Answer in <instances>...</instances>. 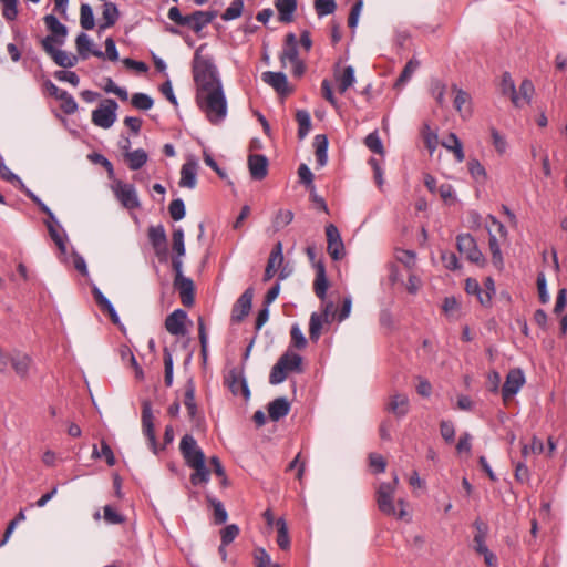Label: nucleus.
<instances>
[{"instance_id": "nucleus-1", "label": "nucleus", "mask_w": 567, "mask_h": 567, "mask_svg": "<svg viewBox=\"0 0 567 567\" xmlns=\"http://www.w3.org/2000/svg\"><path fill=\"white\" fill-rule=\"evenodd\" d=\"M200 45L194 55L193 75L197 86L196 102L212 124L220 123L227 115V100L212 56L202 55Z\"/></svg>"}, {"instance_id": "nucleus-2", "label": "nucleus", "mask_w": 567, "mask_h": 567, "mask_svg": "<svg viewBox=\"0 0 567 567\" xmlns=\"http://www.w3.org/2000/svg\"><path fill=\"white\" fill-rule=\"evenodd\" d=\"M111 188L115 198L124 208L134 210L141 207L137 192L133 184L124 183L121 179H114Z\"/></svg>"}, {"instance_id": "nucleus-3", "label": "nucleus", "mask_w": 567, "mask_h": 567, "mask_svg": "<svg viewBox=\"0 0 567 567\" xmlns=\"http://www.w3.org/2000/svg\"><path fill=\"white\" fill-rule=\"evenodd\" d=\"M456 247L460 254L465 255L470 262L475 264L478 267H484L486 265V259L478 249L475 238L471 234L458 235L456 237Z\"/></svg>"}, {"instance_id": "nucleus-4", "label": "nucleus", "mask_w": 567, "mask_h": 567, "mask_svg": "<svg viewBox=\"0 0 567 567\" xmlns=\"http://www.w3.org/2000/svg\"><path fill=\"white\" fill-rule=\"evenodd\" d=\"M181 454L188 467L196 466L206 461L205 454L190 434H185L179 443Z\"/></svg>"}, {"instance_id": "nucleus-5", "label": "nucleus", "mask_w": 567, "mask_h": 567, "mask_svg": "<svg viewBox=\"0 0 567 567\" xmlns=\"http://www.w3.org/2000/svg\"><path fill=\"white\" fill-rule=\"evenodd\" d=\"M399 484V478L394 475L392 482H383L377 489V504L379 509L385 515H394L395 508L393 505V496L395 487Z\"/></svg>"}, {"instance_id": "nucleus-6", "label": "nucleus", "mask_w": 567, "mask_h": 567, "mask_svg": "<svg viewBox=\"0 0 567 567\" xmlns=\"http://www.w3.org/2000/svg\"><path fill=\"white\" fill-rule=\"evenodd\" d=\"M118 104L113 99H106L104 104L92 112V122L102 128H110L116 121V110Z\"/></svg>"}, {"instance_id": "nucleus-7", "label": "nucleus", "mask_w": 567, "mask_h": 567, "mask_svg": "<svg viewBox=\"0 0 567 567\" xmlns=\"http://www.w3.org/2000/svg\"><path fill=\"white\" fill-rule=\"evenodd\" d=\"M147 237L154 252L161 262L168 259L167 236L163 225L150 226Z\"/></svg>"}, {"instance_id": "nucleus-8", "label": "nucleus", "mask_w": 567, "mask_h": 567, "mask_svg": "<svg viewBox=\"0 0 567 567\" xmlns=\"http://www.w3.org/2000/svg\"><path fill=\"white\" fill-rule=\"evenodd\" d=\"M142 430L148 441V445L154 454L158 453V445L155 435L154 416L152 403L148 400L142 402Z\"/></svg>"}, {"instance_id": "nucleus-9", "label": "nucleus", "mask_w": 567, "mask_h": 567, "mask_svg": "<svg viewBox=\"0 0 567 567\" xmlns=\"http://www.w3.org/2000/svg\"><path fill=\"white\" fill-rule=\"evenodd\" d=\"M225 383L234 395L241 394L245 400L250 398V390L244 377V367L230 369L225 377Z\"/></svg>"}, {"instance_id": "nucleus-10", "label": "nucleus", "mask_w": 567, "mask_h": 567, "mask_svg": "<svg viewBox=\"0 0 567 567\" xmlns=\"http://www.w3.org/2000/svg\"><path fill=\"white\" fill-rule=\"evenodd\" d=\"M41 47L52 60L62 68H72L78 63V56L69 55L65 51L59 50L53 45V38L45 37L41 40Z\"/></svg>"}, {"instance_id": "nucleus-11", "label": "nucleus", "mask_w": 567, "mask_h": 567, "mask_svg": "<svg viewBox=\"0 0 567 567\" xmlns=\"http://www.w3.org/2000/svg\"><path fill=\"white\" fill-rule=\"evenodd\" d=\"M326 236L328 243L327 251L329 256L336 261L341 260L346 252L338 227L334 224H328L326 226Z\"/></svg>"}, {"instance_id": "nucleus-12", "label": "nucleus", "mask_w": 567, "mask_h": 567, "mask_svg": "<svg viewBox=\"0 0 567 567\" xmlns=\"http://www.w3.org/2000/svg\"><path fill=\"white\" fill-rule=\"evenodd\" d=\"M254 298V288L248 287L237 299L231 309L230 320L234 323L241 322L250 312Z\"/></svg>"}, {"instance_id": "nucleus-13", "label": "nucleus", "mask_w": 567, "mask_h": 567, "mask_svg": "<svg viewBox=\"0 0 567 567\" xmlns=\"http://www.w3.org/2000/svg\"><path fill=\"white\" fill-rule=\"evenodd\" d=\"M525 383V377L520 369H512L506 375L505 383L502 388V396L506 402L512 399Z\"/></svg>"}, {"instance_id": "nucleus-14", "label": "nucleus", "mask_w": 567, "mask_h": 567, "mask_svg": "<svg viewBox=\"0 0 567 567\" xmlns=\"http://www.w3.org/2000/svg\"><path fill=\"white\" fill-rule=\"evenodd\" d=\"M261 79L281 96L293 92V89L288 85V79L284 72L266 71L261 74Z\"/></svg>"}, {"instance_id": "nucleus-15", "label": "nucleus", "mask_w": 567, "mask_h": 567, "mask_svg": "<svg viewBox=\"0 0 567 567\" xmlns=\"http://www.w3.org/2000/svg\"><path fill=\"white\" fill-rule=\"evenodd\" d=\"M187 319V312L183 309H176L165 319V328L173 336H185L187 329L185 321Z\"/></svg>"}, {"instance_id": "nucleus-16", "label": "nucleus", "mask_w": 567, "mask_h": 567, "mask_svg": "<svg viewBox=\"0 0 567 567\" xmlns=\"http://www.w3.org/2000/svg\"><path fill=\"white\" fill-rule=\"evenodd\" d=\"M268 158L262 154L248 156V169L254 181H262L268 175Z\"/></svg>"}, {"instance_id": "nucleus-17", "label": "nucleus", "mask_w": 567, "mask_h": 567, "mask_svg": "<svg viewBox=\"0 0 567 567\" xmlns=\"http://www.w3.org/2000/svg\"><path fill=\"white\" fill-rule=\"evenodd\" d=\"M47 29L51 32L48 37L53 38V43L63 45L68 35V28L59 21L54 14H47L43 18Z\"/></svg>"}, {"instance_id": "nucleus-18", "label": "nucleus", "mask_w": 567, "mask_h": 567, "mask_svg": "<svg viewBox=\"0 0 567 567\" xmlns=\"http://www.w3.org/2000/svg\"><path fill=\"white\" fill-rule=\"evenodd\" d=\"M316 277L313 281V291L320 300H324L327 297V290L329 288V280L326 272V265L322 258L318 259L315 264Z\"/></svg>"}, {"instance_id": "nucleus-19", "label": "nucleus", "mask_w": 567, "mask_h": 567, "mask_svg": "<svg viewBox=\"0 0 567 567\" xmlns=\"http://www.w3.org/2000/svg\"><path fill=\"white\" fill-rule=\"evenodd\" d=\"M284 262L282 243L277 241L269 255L267 266L265 268L262 280L265 282L271 280L277 271V268Z\"/></svg>"}, {"instance_id": "nucleus-20", "label": "nucleus", "mask_w": 567, "mask_h": 567, "mask_svg": "<svg viewBox=\"0 0 567 567\" xmlns=\"http://www.w3.org/2000/svg\"><path fill=\"white\" fill-rule=\"evenodd\" d=\"M174 288L178 290L183 306L190 308L195 303V286L190 278L174 280Z\"/></svg>"}, {"instance_id": "nucleus-21", "label": "nucleus", "mask_w": 567, "mask_h": 567, "mask_svg": "<svg viewBox=\"0 0 567 567\" xmlns=\"http://www.w3.org/2000/svg\"><path fill=\"white\" fill-rule=\"evenodd\" d=\"M452 90L455 92L454 97V107L461 114L463 118H467L472 116V99L470 93L466 91L458 89L456 84L452 85Z\"/></svg>"}, {"instance_id": "nucleus-22", "label": "nucleus", "mask_w": 567, "mask_h": 567, "mask_svg": "<svg viewBox=\"0 0 567 567\" xmlns=\"http://www.w3.org/2000/svg\"><path fill=\"white\" fill-rule=\"evenodd\" d=\"M195 382L192 378H189L185 384L184 405L187 409L188 417L190 421L197 422L200 416L198 406L195 401Z\"/></svg>"}, {"instance_id": "nucleus-23", "label": "nucleus", "mask_w": 567, "mask_h": 567, "mask_svg": "<svg viewBox=\"0 0 567 567\" xmlns=\"http://www.w3.org/2000/svg\"><path fill=\"white\" fill-rule=\"evenodd\" d=\"M291 404L285 396H279L268 403L267 410L269 419L274 422L287 416L290 412Z\"/></svg>"}, {"instance_id": "nucleus-24", "label": "nucleus", "mask_w": 567, "mask_h": 567, "mask_svg": "<svg viewBox=\"0 0 567 567\" xmlns=\"http://www.w3.org/2000/svg\"><path fill=\"white\" fill-rule=\"evenodd\" d=\"M280 63L285 66V61L289 60L290 62L299 61V52H298V40L295 33L289 32L285 37V44L282 52L279 56Z\"/></svg>"}, {"instance_id": "nucleus-25", "label": "nucleus", "mask_w": 567, "mask_h": 567, "mask_svg": "<svg viewBox=\"0 0 567 567\" xmlns=\"http://www.w3.org/2000/svg\"><path fill=\"white\" fill-rule=\"evenodd\" d=\"M75 47L78 54L82 60H86L90 54L100 59H104V53L101 50L92 49L91 40L84 32L78 34L75 39Z\"/></svg>"}, {"instance_id": "nucleus-26", "label": "nucleus", "mask_w": 567, "mask_h": 567, "mask_svg": "<svg viewBox=\"0 0 567 567\" xmlns=\"http://www.w3.org/2000/svg\"><path fill=\"white\" fill-rule=\"evenodd\" d=\"M473 526L476 530L473 538L474 550L480 555L485 554V551L488 550V547L485 544V539L488 534V525L482 519L477 518L473 523Z\"/></svg>"}, {"instance_id": "nucleus-27", "label": "nucleus", "mask_w": 567, "mask_h": 567, "mask_svg": "<svg viewBox=\"0 0 567 567\" xmlns=\"http://www.w3.org/2000/svg\"><path fill=\"white\" fill-rule=\"evenodd\" d=\"M385 409L396 417H403L409 413V399L405 394H393L390 396Z\"/></svg>"}, {"instance_id": "nucleus-28", "label": "nucleus", "mask_w": 567, "mask_h": 567, "mask_svg": "<svg viewBox=\"0 0 567 567\" xmlns=\"http://www.w3.org/2000/svg\"><path fill=\"white\" fill-rule=\"evenodd\" d=\"M121 13L117 6L113 2H104L103 4V22L99 24V32L113 27L118 20Z\"/></svg>"}, {"instance_id": "nucleus-29", "label": "nucleus", "mask_w": 567, "mask_h": 567, "mask_svg": "<svg viewBox=\"0 0 567 567\" xmlns=\"http://www.w3.org/2000/svg\"><path fill=\"white\" fill-rule=\"evenodd\" d=\"M275 7L279 13V20L284 23L293 21V13L297 10V0H275Z\"/></svg>"}, {"instance_id": "nucleus-30", "label": "nucleus", "mask_w": 567, "mask_h": 567, "mask_svg": "<svg viewBox=\"0 0 567 567\" xmlns=\"http://www.w3.org/2000/svg\"><path fill=\"white\" fill-rule=\"evenodd\" d=\"M196 162H187L182 166L179 186L194 188L196 186Z\"/></svg>"}, {"instance_id": "nucleus-31", "label": "nucleus", "mask_w": 567, "mask_h": 567, "mask_svg": "<svg viewBox=\"0 0 567 567\" xmlns=\"http://www.w3.org/2000/svg\"><path fill=\"white\" fill-rule=\"evenodd\" d=\"M501 91L504 95H509L511 101L516 107H520V97L517 94L515 83L509 74V72H504L502 75V82H501Z\"/></svg>"}, {"instance_id": "nucleus-32", "label": "nucleus", "mask_w": 567, "mask_h": 567, "mask_svg": "<svg viewBox=\"0 0 567 567\" xmlns=\"http://www.w3.org/2000/svg\"><path fill=\"white\" fill-rule=\"evenodd\" d=\"M442 146L451 151L458 163H462L465 159L463 144L455 133H449L446 138L442 142Z\"/></svg>"}, {"instance_id": "nucleus-33", "label": "nucleus", "mask_w": 567, "mask_h": 567, "mask_svg": "<svg viewBox=\"0 0 567 567\" xmlns=\"http://www.w3.org/2000/svg\"><path fill=\"white\" fill-rule=\"evenodd\" d=\"M328 137L324 134L315 136L313 146L316 148V159L320 167H323L328 162Z\"/></svg>"}, {"instance_id": "nucleus-34", "label": "nucleus", "mask_w": 567, "mask_h": 567, "mask_svg": "<svg viewBox=\"0 0 567 567\" xmlns=\"http://www.w3.org/2000/svg\"><path fill=\"white\" fill-rule=\"evenodd\" d=\"M124 158L130 169L137 171L146 164L148 155L143 148H137L125 153Z\"/></svg>"}, {"instance_id": "nucleus-35", "label": "nucleus", "mask_w": 567, "mask_h": 567, "mask_svg": "<svg viewBox=\"0 0 567 567\" xmlns=\"http://www.w3.org/2000/svg\"><path fill=\"white\" fill-rule=\"evenodd\" d=\"M218 16L217 10L202 11L196 10L192 13V18L196 19L194 24V32L199 33L207 24L212 23L213 20Z\"/></svg>"}, {"instance_id": "nucleus-36", "label": "nucleus", "mask_w": 567, "mask_h": 567, "mask_svg": "<svg viewBox=\"0 0 567 567\" xmlns=\"http://www.w3.org/2000/svg\"><path fill=\"white\" fill-rule=\"evenodd\" d=\"M278 360H284V368L287 372H302V357L290 350L286 351Z\"/></svg>"}, {"instance_id": "nucleus-37", "label": "nucleus", "mask_w": 567, "mask_h": 567, "mask_svg": "<svg viewBox=\"0 0 567 567\" xmlns=\"http://www.w3.org/2000/svg\"><path fill=\"white\" fill-rule=\"evenodd\" d=\"M167 17L171 21L176 23L179 27H188L194 31V24L196 23V19L192 18V13L187 16H183L178 7H172L168 10Z\"/></svg>"}, {"instance_id": "nucleus-38", "label": "nucleus", "mask_w": 567, "mask_h": 567, "mask_svg": "<svg viewBox=\"0 0 567 567\" xmlns=\"http://www.w3.org/2000/svg\"><path fill=\"white\" fill-rule=\"evenodd\" d=\"M296 121L298 123V138L303 140L311 130V117L308 111L298 110L296 112Z\"/></svg>"}, {"instance_id": "nucleus-39", "label": "nucleus", "mask_w": 567, "mask_h": 567, "mask_svg": "<svg viewBox=\"0 0 567 567\" xmlns=\"http://www.w3.org/2000/svg\"><path fill=\"white\" fill-rule=\"evenodd\" d=\"M206 502L214 508V522L216 525H221L227 522L228 514L223 503L212 495H206Z\"/></svg>"}, {"instance_id": "nucleus-40", "label": "nucleus", "mask_w": 567, "mask_h": 567, "mask_svg": "<svg viewBox=\"0 0 567 567\" xmlns=\"http://www.w3.org/2000/svg\"><path fill=\"white\" fill-rule=\"evenodd\" d=\"M192 468L194 470V473H192L189 477L192 485L198 486L208 483L210 472L206 466V462L193 466Z\"/></svg>"}, {"instance_id": "nucleus-41", "label": "nucleus", "mask_w": 567, "mask_h": 567, "mask_svg": "<svg viewBox=\"0 0 567 567\" xmlns=\"http://www.w3.org/2000/svg\"><path fill=\"white\" fill-rule=\"evenodd\" d=\"M277 526V544L281 550H288L290 548V537L288 527L284 518H278L276 522Z\"/></svg>"}, {"instance_id": "nucleus-42", "label": "nucleus", "mask_w": 567, "mask_h": 567, "mask_svg": "<svg viewBox=\"0 0 567 567\" xmlns=\"http://www.w3.org/2000/svg\"><path fill=\"white\" fill-rule=\"evenodd\" d=\"M10 363H11L12 368L14 369L16 373L20 378H25L28 375L30 363H31V359L29 355H27V354L20 355L19 354L17 357H12L10 360Z\"/></svg>"}, {"instance_id": "nucleus-43", "label": "nucleus", "mask_w": 567, "mask_h": 567, "mask_svg": "<svg viewBox=\"0 0 567 567\" xmlns=\"http://www.w3.org/2000/svg\"><path fill=\"white\" fill-rule=\"evenodd\" d=\"M337 81H338V90L341 94H343L355 82L353 66H351V65L346 66L343 69L342 74L337 78Z\"/></svg>"}, {"instance_id": "nucleus-44", "label": "nucleus", "mask_w": 567, "mask_h": 567, "mask_svg": "<svg viewBox=\"0 0 567 567\" xmlns=\"http://www.w3.org/2000/svg\"><path fill=\"white\" fill-rule=\"evenodd\" d=\"M488 246L492 254V262L498 269L502 270L504 267V260L501 251L498 240L495 235L489 233Z\"/></svg>"}, {"instance_id": "nucleus-45", "label": "nucleus", "mask_w": 567, "mask_h": 567, "mask_svg": "<svg viewBox=\"0 0 567 567\" xmlns=\"http://www.w3.org/2000/svg\"><path fill=\"white\" fill-rule=\"evenodd\" d=\"M92 457L100 458L104 457L109 466H114L116 463L114 453L106 441H101V451L97 450L96 445L93 446Z\"/></svg>"}, {"instance_id": "nucleus-46", "label": "nucleus", "mask_w": 567, "mask_h": 567, "mask_svg": "<svg viewBox=\"0 0 567 567\" xmlns=\"http://www.w3.org/2000/svg\"><path fill=\"white\" fill-rule=\"evenodd\" d=\"M326 323L322 316L312 312L309 321V337L312 342H317L321 336L322 326Z\"/></svg>"}, {"instance_id": "nucleus-47", "label": "nucleus", "mask_w": 567, "mask_h": 567, "mask_svg": "<svg viewBox=\"0 0 567 567\" xmlns=\"http://www.w3.org/2000/svg\"><path fill=\"white\" fill-rule=\"evenodd\" d=\"M420 62L415 59H411L406 62L405 66L403 68L401 74L396 79L394 86L400 87L404 85L412 76L414 71L419 68Z\"/></svg>"}, {"instance_id": "nucleus-48", "label": "nucleus", "mask_w": 567, "mask_h": 567, "mask_svg": "<svg viewBox=\"0 0 567 567\" xmlns=\"http://www.w3.org/2000/svg\"><path fill=\"white\" fill-rule=\"evenodd\" d=\"M80 24L84 30H92L95 27L93 10L87 3L81 4Z\"/></svg>"}, {"instance_id": "nucleus-49", "label": "nucleus", "mask_w": 567, "mask_h": 567, "mask_svg": "<svg viewBox=\"0 0 567 567\" xmlns=\"http://www.w3.org/2000/svg\"><path fill=\"white\" fill-rule=\"evenodd\" d=\"M163 357H164V383L167 388L172 386L173 384V370H174V361L173 355L167 347L163 350Z\"/></svg>"}, {"instance_id": "nucleus-50", "label": "nucleus", "mask_w": 567, "mask_h": 567, "mask_svg": "<svg viewBox=\"0 0 567 567\" xmlns=\"http://www.w3.org/2000/svg\"><path fill=\"white\" fill-rule=\"evenodd\" d=\"M87 158L92 163L99 164V165H101V167H104L107 173L109 179H112V181L116 179L113 164L104 155H102L100 153H91L87 155Z\"/></svg>"}, {"instance_id": "nucleus-51", "label": "nucleus", "mask_w": 567, "mask_h": 567, "mask_svg": "<svg viewBox=\"0 0 567 567\" xmlns=\"http://www.w3.org/2000/svg\"><path fill=\"white\" fill-rule=\"evenodd\" d=\"M244 11V0H233L230 6L221 13L224 21H230L239 18Z\"/></svg>"}, {"instance_id": "nucleus-52", "label": "nucleus", "mask_w": 567, "mask_h": 567, "mask_svg": "<svg viewBox=\"0 0 567 567\" xmlns=\"http://www.w3.org/2000/svg\"><path fill=\"white\" fill-rule=\"evenodd\" d=\"M364 144L371 152L384 155V146L377 131L365 136Z\"/></svg>"}, {"instance_id": "nucleus-53", "label": "nucleus", "mask_w": 567, "mask_h": 567, "mask_svg": "<svg viewBox=\"0 0 567 567\" xmlns=\"http://www.w3.org/2000/svg\"><path fill=\"white\" fill-rule=\"evenodd\" d=\"M131 104L137 110L147 111L153 106L154 101L145 93H134L131 99Z\"/></svg>"}, {"instance_id": "nucleus-54", "label": "nucleus", "mask_w": 567, "mask_h": 567, "mask_svg": "<svg viewBox=\"0 0 567 567\" xmlns=\"http://www.w3.org/2000/svg\"><path fill=\"white\" fill-rule=\"evenodd\" d=\"M285 361L278 360L277 363L271 368L270 375H269V383L270 384H279L284 382L287 378V371L284 368Z\"/></svg>"}, {"instance_id": "nucleus-55", "label": "nucleus", "mask_w": 567, "mask_h": 567, "mask_svg": "<svg viewBox=\"0 0 567 567\" xmlns=\"http://www.w3.org/2000/svg\"><path fill=\"white\" fill-rule=\"evenodd\" d=\"M209 463L213 466V472L220 478V486L221 487H228L230 485V482L226 475V471L219 460L218 456H212L209 458Z\"/></svg>"}, {"instance_id": "nucleus-56", "label": "nucleus", "mask_w": 567, "mask_h": 567, "mask_svg": "<svg viewBox=\"0 0 567 567\" xmlns=\"http://www.w3.org/2000/svg\"><path fill=\"white\" fill-rule=\"evenodd\" d=\"M293 220V213L289 209H280L278 210L275 219L274 227L276 230H280L288 226Z\"/></svg>"}, {"instance_id": "nucleus-57", "label": "nucleus", "mask_w": 567, "mask_h": 567, "mask_svg": "<svg viewBox=\"0 0 567 567\" xmlns=\"http://www.w3.org/2000/svg\"><path fill=\"white\" fill-rule=\"evenodd\" d=\"M3 4L2 16L7 21H14L18 17L19 0H0Z\"/></svg>"}, {"instance_id": "nucleus-58", "label": "nucleus", "mask_w": 567, "mask_h": 567, "mask_svg": "<svg viewBox=\"0 0 567 567\" xmlns=\"http://www.w3.org/2000/svg\"><path fill=\"white\" fill-rule=\"evenodd\" d=\"M168 213L173 220L178 221L185 217V204L183 199L176 198L171 202L168 206Z\"/></svg>"}, {"instance_id": "nucleus-59", "label": "nucleus", "mask_w": 567, "mask_h": 567, "mask_svg": "<svg viewBox=\"0 0 567 567\" xmlns=\"http://www.w3.org/2000/svg\"><path fill=\"white\" fill-rule=\"evenodd\" d=\"M431 92H432V95L434 96L436 103L440 106H444L446 85L440 80H434L431 83Z\"/></svg>"}, {"instance_id": "nucleus-60", "label": "nucleus", "mask_w": 567, "mask_h": 567, "mask_svg": "<svg viewBox=\"0 0 567 567\" xmlns=\"http://www.w3.org/2000/svg\"><path fill=\"white\" fill-rule=\"evenodd\" d=\"M315 9L319 17L331 14L337 9L334 0H315Z\"/></svg>"}, {"instance_id": "nucleus-61", "label": "nucleus", "mask_w": 567, "mask_h": 567, "mask_svg": "<svg viewBox=\"0 0 567 567\" xmlns=\"http://www.w3.org/2000/svg\"><path fill=\"white\" fill-rule=\"evenodd\" d=\"M173 251L176 256L182 257L185 255V244H184V231L182 228L174 229L173 235Z\"/></svg>"}, {"instance_id": "nucleus-62", "label": "nucleus", "mask_w": 567, "mask_h": 567, "mask_svg": "<svg viewBox=\"0 0 567 567\" xmlns=\"http://www.w3.org/2000/svg\"><path fill=\"white\" fill-rule=\"evenodd\" d=\"M58 100H60L62 102L61 110L65 114L71 115V114L76 112L78 103L74 100V97L71 94H69L66 91L61 93V95H60V97Z\"/></svg>"}, {"instance_id": "nucleus-63", "label": "nucleus", "mask_w": 567, "mask_h": 567, "mask_svg": "<svg viewBox=\"0 0 567 567\" xmlns=\"http://www.w3.org/2000/svg\"><path fill=\"white\" fill-rule=\"evenodd\" d=\"M290 337H291V344L299 349V350H302L306 348L307 346V339L306 337L303 336V332L301 331L300 327L295 323L292 327H291V330H290Z\"/></svg>"}, {"instance_id": "nucleus-64", "label": "nucleus", "mask_w": 567, "mask_h": 567, "mask_svg": "<svg viewBox=\"0 0 567 567\" xmlns=\"http://www.w3.org/2000/svg\"><path fill=\"white\" fill-rule=\"evenodd\" d=\"M255 567H270L271 559L269 554L262 547H257L254 550Z\"/></svg>"}]
</instances>
